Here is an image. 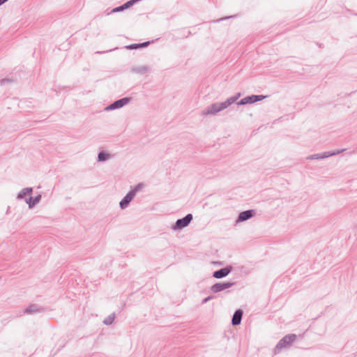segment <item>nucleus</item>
Returning a JSON list of instances; mask_svg holds the SVG:
<instances>
[{"label":"nucleus","instance_id":"f257e3e1","mask_svg":"<svg viewBox=\"0 0 357 357\" xmlns=\"http://www.w3.org/2000/svg\"><path fill=\"white\" fill-rule=\"evenodd\" d=\"M241 93H237L236 96L227 98L225 101L222 102H215L207 107L202 112V115H215L218 112L227 108L231 104L235 102L240 97Z\"/></svg>","mask_w":357,"mask_h":357},{"label":"nucleus","instance_id":"f03ea898","mask_svg":"<svg viewBox=\"0 0 357 357\" xmlns=\"http://www.w3.org/2000/svg\"><path fill=\"white\" fill-rule=\"evenodd\" d=\"M296 335L288 334L284 336L276 344L274 349L275 354H279L283 349H287L291 347L292 343L296 340Z\"/></svg>","mask_w":357,"mask_h":357},{"label":"nucleus","instance_id":"7ed1b4c3","mask_svg":"<svg viewBox=\"0 0 357 357\" xmlns=\"http://www.w3.org/2000/svg\"><path fill=\"white\" fill-rule=\"evenodd\" d=\"M144 187V184L140 183L135 185L132 190H130L126 195L119 202V206L121 209L127 208L130 202L135 197L137 192H139Z\"/></svg>","mask_w":357,"mask_h":357},{"label":"nucleus","instance_id":"20e7f679","mask_svg":"<svg viewBox=\"0 0 357 357\" xmlns=\"http://www.w3.org/2000/svg\"><path fill=\"white\" fill-rule=\"evenodd\" d=\"M192 218V215L191 213H188L185 217L178 219L175 224L172 225V229L174 231L181 230L188 226Z\"/></svg>","mask_w":357,"mask_h":357},{"label":"nucleus","instance_id":"39448f33","mask_svg":"<svg viewBox=\"0 0 357 357\" xmlns=\"http://www.w3.org/2000/svg\"><path fill=\"white\" fill-rule=\"evenodd\" d=\"M130 100H131V98H128V97H125V98L119 99V100L113 102L112 103L109 104L108 106H107L105 108V109L106 111H111V110H114L116 109H120V108L123 107V106H125L126 105H127L128 103H129Z\"/></svg>","mask_w":357,"mask_h":357},{"label":"nucleus","instance_id":"423d86ee","mask_svg":"<svg viewBox=\"0 0 357 357\" xmlns=\"http://www.w3.org/2000/svg\"><path fill=\"white\" fill-rule=\"evenodd\" d=\"M234 284L235 282H218L211 287V291L215 294L218 293L231 287Z\"/></svg>","mask_w":357,"mask_h":357},{"label":"nucleus","instance_id":"0eeeda50","mask_svg":"<svg viewBox=\"0 0 357 357\" xmlns=\"http://www.w3.org/2000/svg\"><path fill=\"white\" fill-rule=\"evenodd\" d=\"M256 215V211L254 209L246 210L241 212L236 220V223L246 221Z\"/></svg>","mask_w":357,"mask_h":357},{"label":"nucleus","instance_id":"6e6552de","mask_svg":"<svg viewBox=\"0 0 357 357\" xmlns=\"http://www.w3.org/2000/svg\"><path fill=\"white\" fill-rule=\"evenodd\" d=\"M232 271V266H227L225 268L217 270L213 273V277L217 279L223 278L227 276Z\"/></svg>","mask_w":357,"mask_h":357},{"label":"nucleus","instance_id":"1a4fd4ad","mask_svg":"<svg viewBox=\"0 0 357 357\" xmlns=\"http://www.w3.org/2000/svg\"><path fill=\"white\" fill-rule=\"evenodd\" d=\"M44 311V309L37 304L29 305L24 310V313L27 314H33L40 313Z\"/></svg>","mask_w":357,"mask_h":357},{"label":"nucleus","instance_id":"9d476101","mask_svg":"<svg viewBox=\"0 0 357 357\" xmlns=\"http://www.w3.org/2000/svg\"><path fill=\"white\" fill-rule=\"evenodd\" d=\"M243 314V312L241 309H238L234 312L231 319V324L233 326H238L241 324Z\"/></svg>","mask_w":357,"mask_h":357},{"label":"nucleus","instance_id":"9b49d317","mask_svg":"<svg viewBox=\"0 0 357 357\" xmlns=\"http://www.w3.org/2000/svg\"><path fill=\"white\" fill-rule=\"evenodd\" d=\"M42 196L41 195H38L37 196L33 197H29L25 199L26 203L29 205V208H33L37 204H38L41 200Z\"/></svg>","mask_w":357,"mask_h":357},{"label":"nucleus","instance_id":"f8f14e48","mask_svg":"<svg viewBox=\"0 0 357 357\" xmlns=\"http://www.w3.org/2000/svg\"><path fill=\"white\" fill-rule=\"evenodd\" d=\"M266 96L263 95H252L246 96L248 104H252L258 101L264 100Z\"/></svg>","mask_w":357,"mask_h":357},{"label":"nucleus","instance_id":"ddd939ff","mask_svg":"<svg viewBox=\"0 0 357 357\" xmlns=\"http://www.w3.org/2000/svg\"><path fill=\"white\" fill-rule=\"evenodd\" d=\"M150 41H146L141 43H133L129 45H126L125 47L127 50H137L139 48L146 47L149 44Z\"/></svg>","mask_w":357,"mask_h":357},{"label":"nucleus","instance_id":"4468645a","mask_svg":"<svg viewBox=\"0 0 357 357\" xmlns=\"http://www.w3.org/2000/svg\"><path fill=\"white\" fill-rule=\"evenodd\" d=\"M33 192L32 188H23L17 195V198L18 199H22L25 198L26 196L30 195Z\"/></svg>","mask_w":357,"mask_h":357},{"label":"nucleus","instance_id":"2eb2a0df","mask_svg":"<svg viewBox=\"0 0 357 357\" xmlns=\"http://www.w3.org/2000/svg\"><path fill=\"white\" fill-rule=\"evenodd\" d=\"M111 158H112V155L105 151H100L98 154V162H105Z\"/></svg>","mask_w":357,"mask_h":357},{"label":"nucleus","instance_id":"dca6fc26","mask_svg":"<svg viewBox=\"0 0 357 357\" xmlns=\"http://www.w3.org/2000/svg\"><path fill=\"white\" fill-rule=\"evenodd\" d=\"M149 70V68L148 66H137V67H135V68H132V72L135 73H139V74H145Z\"/></svg>","mask_w":357,"mask_h":357},{"label":"nucleus","instance_id":"f3484780","mask_svg":"<svg viewBox=\"0 0 357 357\" xmlns=\"http://www.w3.org/2000/svg\"><path fill=\"white\" fill-rule=\"evenodd\" d=\"M114 318H115V314L112 313L104 319L103 324L105 325H110L113 323Z\"/></svg>","mask_w":357,"mask_h":357},{"label":"nucleus","instance_id":"a211bd4d","mask_svg":"<svg viewBox=\"0 0 357 357\" xmlns=\"http://www.w3.org/2000/svg\"><path fill=\"white\" fill-rule=\"evenodd\" d=\"M333 155H334V153H332L331 151H326L322 153H320L321 157H319V158L324 159V158H328V157H331Z\"/></svg>","mask_w":357,"mask_h":357},{"label":"nucleus","instance_id":"6ab92c4d","mask_svg":"<svg viewBox=\"0 0 357 357\" xmlns=\"http://www.w3.org/2000/svg\"><path fill=\"white\" fill-rule=\"evenodd\" d=\"M124 10H126V9L123 7V5H121L120 6H118V7H116V8H113L112 12V13H118V12H121V11H123Z\"/></svg>","mask_w":357,"mask_h":357},{"label":"nucleus","instance_id":"aec40b11","mask_svg":"<svg viewBox=\"0 0 357 357\" xmlns=\"http://www.w3.org/2000/svg\"><path fill=\"white\" fill-rule=\"evenodd\" d=\"M320 156V153L313 154L308 157H307V160H319Z\"/></svg>","mask_w":357,"mask_h":357},{"label":"nucleus","instance_id":"412c9836","mask_svg":"<svg viewBox=\"0 0 357 357\" xmlns=\"http://www.w3.org/2000/svg\"><path fill=\"white\" fill-rule=\"evenodd\" d=\"M134 2L132 0H130V1H128L127 2H126L125 3H123V7L125 8V9H127V8H129L130 7L134 5Z\"/></svg>","mask_w":357,"mask_h":357},{"label":"nucleus","instance_id":"4be33fe9","mask_svg":"<svg viewBox=\"0 0 357 357\" xmlns=\"http://www.w3.org/2000/svg\"><path fill=\"white\" fill-rule=\"evenodd\" d=\"M13 82L12 79H8V78L1 79L0 80V85L3 86L6 83H9V82Z\"/></svg>","mask_w":357,"mask_h":357},{"label":"nucleus","instance_id":"5701e85b","mask_svg":"<svg viewBox=\"0 0 357 357\" xmlns=\"http://www.w3.org/2000/svg\"><path fill=\"white\" fill-rule=\"evenodd\" d=\"M246 104H248L247 100H246V97L242 98L237 102L238 105H244Z\"/></svg>","mask_w":357,"mask_h":357},{"label":"nucleus","instance_id":"b1692460","mask_svg":"<svg viewBox=\"0 0 357 357\" xmlns=\"http://www.w3.org/2000/svg\"><path fill=\"white\" fill-rule=\"evenodd\" d=\"M213 298H214L213 296H209L205 298L204 299H203L202 303L204 304V303H207L208 301L212 300Z\"/></svg>","mask_w":357,"mask_h":357},{"label":"nucleus","instance_id":"393cba45","mask_svg":"<svg viewBox=\"0 0 357 357\" xmlns=\"http://www.w3.org/2000/svg\"><path fill=\"white\" fill-rule=\"evenodd\" d=\"M345 150L346 149H339V150H336L335 151H331V152L334 153V155H337L339 153L344 152Z\"/></svg>","mask_w":357,"mask_h":357},{"label":"nucleus","instance_id":"a878e982","mask_svg":"<svg viewBox=\"0 0 357 357\" xmlns=\"http://www.w3.org/2000/svg\"><path fill=\"white\" fill-rule=\"evenodd\" d=\"M234 17V16H229V17H222V18L218 19V20H215V21H214V22H220V21H223V20H227V19H229V18H231V17Z\"/></svg>","mask_w":357,"mask_h":357},{"label":"nucleus","instance_id":"bb28decb","mask_svg":"<svg viewBox=\"0 0 357 357\" xmlns=\"http://www.w3.org/2000/svg\"><path fill=\"white\" fill-rule=\"evenodd\" d=\"M8 0H0V6L8 1Z\"/></svg>","mask_w":357,"mask_h":357}]
</instances>
